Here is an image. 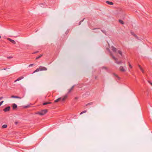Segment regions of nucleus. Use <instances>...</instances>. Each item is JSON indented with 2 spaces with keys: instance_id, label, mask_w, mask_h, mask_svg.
Segmentation results:
<instances>
[{
  "instance_id": "41",
  "label": "nucleus",
  "mask_w": 152,
  "mask_h": 152,
  "mask_svg": "<svg viewBox=\"0 0 152 152\" xmlns=\"http://www.w3.org/2000/svg\"><path fill=\"white\" fill-rule=\"evenodd\" d=\"M96 78H97V77L96 76L95 77V79H96Z\"/></svg>"
},
{
  "instance_id": "12",
  "label": "nucleus",
  "mask_w": 152,
  "mask_h": 152,
  "mask_svg": "<svg viewBox=\"0 0 152 152\" xmlns=\"http://www.w3.org/2000/svg\"><path fill=\"white\" fill-rule=\"evenodd\" d=\"M74 86H72L70 89H69L68 93H70L73 89Z\"/></svg>"
},
{
  "instance_id": "16",
  "label": "nucleus",
  "mask_w": 152,
  "mask_h": 152,
  "mask_svg": "<svg viewBox=\"0 0 152 152\" xmlns=\"http://www.w3.org/2000/svg\"><path fill=\"white\" fill-rule=\"evenodd\" d=\"M139 67L141 70V71L142 72V73H144V70L143 69L141 66L140 65H138Z\"/></svg>"
},
{
  "instance_id": "31",
  "label": "nucleus",
  "mask_w": 152,
  "mask_h": 152,
  "mask_svg": "<svg viewBox=\"0 0 152 152\" xmlns=\"http://www.w3.org/2000/svg\"><path fill=\"white\" fill-rule=\"evenodd\" d=\"M101 31L104 34H106V31H103L102 30H101Z\"/></svg>"
},
{
  "instance_id": "19",
  "label": "nucleus",
  "mask_w": 152,
  "mask_h": 152,
  "mask_svg": "<svg viewBox=\"0 0 152 152\" xmlns=\"http://www.w3.org/2000/svg\"><path fill=\"white\" fill-rule=\"evenodd\" d=\"M42 55H43L42 54H40L39 56L36 58V59L37 60V59L40 58L42 56Z\"/></svg>"
},
{
  "instance_id": "9",
  "label": "nucleus",
  "mask_w": 152,
  "mask_h": 152,
  "mask_svg": "<svg viewBox=\"0 0 152 152\" xmlns=\"http://www.w3.org/2000/svg\"><path fill=\"white\" fill-rule=\"evenodd\" d=\"M111 48L112 50L113 51V52H116L117 49L115 48L113 46H112Z\"/></svg>"
},
{
  "instance_id": "14",
  "label": "nucleus",
  "mask_w": 152,
  "mask_h": 152,
  "mask_svg": "<svg viewBox=\"0 0 152 152\" xmlns=\"http://www.w3.org/2000/svg\"><path fill=\"white\" fill-rule=\"evenodd\" d=\"M111 56L112 58L115 60L116 61L117 60V58L115 57L112 54H111Z\"/></svg>"
},
{
  "instance_id": "21",
  "label": "nucleus",
  "mask_w": 152,
  "mask_h": 152,
  "mask_svg": "<svg viewBox=\"0 0 152 152\" xmlns=\"http://www.w3.org/2000/svg\"><path fill=\"white\" fill-rule=\"evenodd\" d=\"M113 75L115 77L117 78L118 80L119 79H120L119 77L117 75L115 74V73H113Z\"/></svg>"
},
{
  "instance_id": "27",
  "label": "nucleus",
  "mask_w": 152,
  "mask_h": 152,
  "mask_svg": "<svg viewBox=\"0 0 152 152\" xmlns=\"http://www.w3.org/2000/svg\"><path fill=\"white\" fill-rule=\"evenodd\" d=\"M84 20V19H83L82 20L80 21L79 22V25H80V24H81L82 22Z\"/></svg>"
},
{
  "instance_id": "35",
  "label": "nucleus",
  "mask_w": 152,
  "mask_h": 152,
  "mask_svg": "<svg viewBox=\"0 0 152 152\" xmlns=\"http://www.w3.org/2000/svg\"><path fill=\"white\" fill-rule=\"evenodd\" d=\"M148 83L150 84H151V85H152V83H151V82H150L149 81H148Z\"/></svg>"
},
{
  "instance_id": "10",
  "label": "nucleus",
  "mask_w": 152,
  "mask_h": 152,
  "mask_svg": "<svg viewBox=\"0 0 152 152\" xmlns=\"http://www.w3.org/2000/svg\"><path fill=\"white\" fill-rule=\"evenodd\" d=\"M106 3L110 5H113V2L109 1H106Z\"/></svg>"
},
{
  "instance_id": "34",
  "label": "nucleus",
  "mask_w": 152,
  "mask_h": 152,
  "mask_svg": "<svg viewBox=\"0 0 152 152\" xmlns=\"http://www.w3.org/2000/svg\"><path fill=\"white\" fill-rule=\"evenodd\" d=\"M7 58H12V57H11V56H9V57H7Z\"/></svg>"
},
{
  "instance_id": "33",
  "label": "nucleus",
  "mask_w": 152,
  "mask_h": 152,
  "mask_svg": "<svg viewBox=\"0 0 152 152\" xmlns=\"http://www.w3.org/2000/svg\"><path fill=\"white\" fill-rule=\"evenodd\" d=\"M18 122L17 121H15V125H17L18 124Z\"/></svg>"
},
{
  "instance_id": "37",
  "label": "nucleus",
  "mask_w": 152,
  "mask_h": 152,
  "mask_svg": "<svg viewBox=\"0 0 152 152\" xmlns=\"http://www.w3.org/2000/svg\"><path fill=\"white\" fill-rule=\"evenodd\" d=\"M3 98V97H0V100L1 99Z\"/></svg>"
},
{
  "instance_id": "1",
  "label": "nucleus",
  "mask_w": 152,
  "mask_h": 152,
  "mask_svg": "<svg viewBox=\"0 0 152 152\" xmlns=\"http://www.w3.org/2000/svg\"><path fill=\"white\" fill-rule=\"evenodd\" d=\"M68 97V95L67 94L65 95L64 96V97L63 98L61 97L55 100L54 101V102H57L61 100L62 101H64L66 100V99H67V97Z\"/></svg>"
},
{
  "instance_id": "42",
  "label": "nucleus",
  "mask_w": 152,
  "mask_h": 152,
  "mask_svg": "<svg viewBox=\"0 0 152 152\" xmlns=\"http://www.w3.org/2000/svg\"><path fill=\"white\" fill-rule=\"evenodd\" d=\"M1 36H0V38H1Z\"/></svg>"
},
{
  "instance_id": "26",
  "label": "nucleus",
  "mask_w": 152,
  "mask_h": 152,
  "mask_svg": "<svg viewBox=\"0 0 152 152\" xmlns=\"http://www.w3.org/2000/svg\"><path fill=\"white\" fill-rule=\"evenodd\" d=\"M118 53H119L121 55H122V53L121 52V51L120 50H118Z\"/></svg>"
},
{
  "instance_id": "2",
  "label": "nucleus",
  "mask_w": 152,
  "mask_h": 152,
  "mask_svg": "<svg viewBox=\"0 0 152 152\" xmlns=\"http://www.w3.org/2000/svg\"><path fill=\"white\" fill-rule=\"evenodd\" d=\"M48 112V110L46 109L42 110L40 112H38L37 114L40 115H43L46 114Z\"/></svg>"
},
{
  "instance_id": "18",
  "label": "nucleus",
  "mask_w": 152,
  "mask_h": 152,
  "mask_svg": "<svg viewBox=\"0 0 152 152\" xmlns=\"http://www.w3.org/2000/svg\"><path fill=\"white\" fill-rule=\"evenodd\" d=\"M118 21L121 24H124V22L121 20H119Z\"/></svg>"
},
{
  "instance_id": "40",
  "label": "nucleus",
  "mask_w": 152,
  "mask_h": 152,
  "mask_svg": "<svg viewBox=\"0 0 152 152\" xmlns=\"http://www.w3.org/2000/svg\"><path fill=\"white\" fill-rule=\"evenodd\" d=\"M131 34H133V32H131Z\"/></svg>"
},
{
  "instance_id": "28",
  "label": "nucleus",
  "mask_w": 152,
  "mask_h": 152,
  "mask_svg": "<svg viewBox=\"0 0 152 152\" xmlns=\"http://www.w3.org/2000/svg\"><path fill=\"white\" fill-rule=\"evenodd\" d=\"M134 36L136 38L138 39V37L135 34H134Z\"/></svg>"
},
{
  "instance_id": "23",
  "label": "nucleus",
  "mask_w": 152,
  "mask_h": 152,
  "mask_svg": "<svg viewBox=\"0 0 152 152\" xmlns=\"http://www.w3.org/2000/svg\"><path fill=\"white\" fill-rule=\"evenodd\" d=\"M87 112V111L86 110H84V111H82V112H81L80 114V115H81L82 114H83V113H86Z\"/></svg>"
},
{
  "instance_id": "38",
  "label": "nucleus",
  "mask_w": 152,
  "mask_h": 152,
  "mask_svg": "<svg viewBox=\"0 0 152 152\" xmlns=\"http://www.w3.org/2000/svg\"><path fill=\"white\" fill-rule=\"evenodd\" d=\"M99 28H94L93 29V30L94 29H99Z\"/></svg>"
},
{
  "instance_id": "7",
  "label": "nucleus",
  "mask_w": 152,
  "mask_h": 152,
  "mask_svg": "<svg viewBox=\"0 0 152 152\" xmlns=\"http://www.w3.org/2000/svg\"><path fill=\"white\" fill-rule=\"evenodd\" d=\"M24 78L23 77V76H21L20 77L18 78L17 80H15V82H16L17 81H19L22 79H23V78Z\"/></svg>"
},
{
  "instance_id": "15",
  "label": "nucleus",
  "mask_w": 152,
  "mask_h": 152,
  "mask_svg": "<svg viewBox=\"0 0 152 152\" xmlns=\"http://www.w3.org/2000/svg\"><path fill=\"white\" fill-rule=\"evenodd\" d=\"M52 103L50 102H47L44 103L43 104V105H46L48 104H51Z\"/></svg>"
},
{
  "instance_id": "39",
  "label": "nucleus",
  "mask_w": 152,
  "mask_h": 152,
  "mask_svg": "<svg viewBox=\"0 0 152 152\" xmlns=\"http://www.w3.org/2000/svg\"><path fill=\"white\" fill-rule=\"evenodd\" d=\"M7 69V68H5L4 69H3L4 70H5L6 69Z\"/></svg>"
},
{
  "instance_id": "11",
  "label": "nucleus",
  "mask_w": 152,
  "mask_h": 152,
  "mask_svg": "<svg viewBox=\"0 0 152 152\" xmlns=\"http://www.w3.org/2000/svg\"><path fill=\"white\" fill-rule=\"evenodd\" d=\"M118 11V13L121 14L122 12V9L121 8H119L117 9Z\"/></svg>"
},
{
  "instance_id": "32",
  "label": "nucleus",
  "mask_w": 152,
  "mask_h": 152,
  "mask_svg": "<svg viewBox=\"0 0 152 152\" xmlns=\"http://www.w3.org/2000/svg\"><path fill=\"white\" fill-rule=\"evenodd\" d=\"M129 67L131 68H132V65L129 64Z\"/></svg>"
},
{
  "instance_id": "30",
  "label": "nucleus",
  "mask_w": 152,
  "mask_h": 152,
  "mask_svg": "<svg viewBox=\"0 0 152 152\" xmlns=\"http://www.w3.org/2000/svg\"><path fill=\"white\" fill-rule=\"evenodd\" d=\"M34 65L33 64H31L30 65H29L28 66L29 67H31L33 66V65Z\"/></svg>"
},
{
  "instance_id": "20",
  "label": "nucleus",
  "mask_w": 152,
  "mask_h": 152,
  "mask_svg": "<svg viewBox=\"0 0 152 152\" xmlns=\"http://www.w3.org/2000/svg\"><path fill=\"white\" fill-rule=\"evenodd\" d=\"M102 69H105L107 71H108V69L107 68L105 67V66H103L102 67Z\"/></svg>"
},
{
  "instance_id": "6",
  "label": "nucleus",
  "mask_w": 152,
  "mask_h": 152,
  "mask_svg": "<svg viewBox=\"0 0 152 152\" xmlns=\"http://www.w3.org/2000/svg\"><path fill=\"white\" fill-rule=\"evenodd\" d=\"M119 69H120V71H121V72H124L126 70L125 69H124V67L122 66H121L120 67Z\"/></svg>"
},
{
  "instance_id": "4",
  "label": "nucleus",
  "mask_w": 152,
  "mask_h": 152,
  "mask_svg": "<svg viewBox=\"0 0 152 152\" xmlns=\"http://www.w3.org/2000/svg\"><path fill=\"white\" fill-rule=\"evenodd\" d=\"M10 106H8V107H6L4 109H3V110L5 112H7V111H8L10 110Z\"/></svg>"
},
{
  "instance_id": "25",
  "label": "nucleus",
  "mask_w": 152,
  "mask_h": 152,
  "mask_svg": "<svg viewBox=\"0 0 152 152\" xmlns=\"http://www.w3.org/2000/svg\"><path fill=\"white\" fill-rule=\"evenodd\" d=\"M115 63L118 64H119L121 63L122 62L121 61H116L115 62Z\"/></svg>"
},
{
  "instance_id": "29",
  "label": "nucleus",
  "mask_w": 152,
  "mask_h": 152,
  "mask_svg": "<svg viewBox=\"0 0 152 152\" xmlns=\"http://www.w3.org/2000/svg\"><path fill=\"white\" fill-rule=\"evenodd\" d=\"M4 101H2L1 102H0V106L2 104V103Z\"/></svg>"
},
{
  "instance_id": "24",
  "label": "nucleus",
  "mask_w": 152,
  "mask_h": 152,
  "mask_svg": "<svg viewBox=\"0 0 152 152\" xmlns=\"http://www.w3.org/2000/svg\"><path fill=\"white\" fill-rule=\"evenodd\" d=\"M93 102H90V103H88V104H87L86 105V106H87L89 105H92L93 104Z\"/></svg>"
},
{
  "instance_id": "3",
  "label": "nucleus",
  "mask_w": 152,
  "mask_h": 152,
  "mask_svg": "<svg viewBox=\"0 0 152 152\" xmlns=\"http://www.w3.org/2000/svg\"><path fill=\"white\" fill-rule=\"evenodd\" d=\"M40 70L42 71H46L47 70V68L44 66H40L39 67Z\"/></svg>"
},
{
  "instance_id": "5",
  "label": "nucleus",
  "mask_w": 152,
  "mask_h": 152,
  "mask_svg": "<svg viewBox=\"0 0 152 152\" xmlns=\"http://www.w3.org/2000/svg\"><path fill=\"white\" fill-rule=\"evenodd\" d=\"M7 39V40L11 42L12 44H15L16 43L15 41L14 40H12L10 38H8Z\"/></svg>"
},
{
  "instance_id": "36",
  "label": "nucleus",
  "mask_w": 152,
  "mask_h": 152,
  "mask_svg": "<svg viewBox=\"0 0 152 152\" xmlns=\"http://www.w3.org/2000/svg\"><path fill=\"white\" fill-rule=\"evenodd\" d=\"M75 99H78V97H76L75 98Z\"/></svg>"
},
{
  "instance_id": "17",
  "label": "nucleus",
  "mask_w": 152,
  "mask_h": 152,
  "mask_svg": "<svg viewBox=\"0 0 152 152\" xmlns=\"http://www.w3.org/2000/svg\"><path fill=\"white\" fill-rule=\"evenodd\" d=\"M40 70L39 68H37L36 70H35L33 72V73H34L35 72H38Z\"/></svg>"
},
{
  "instance_id": "13",
  "label": "nucleus",
  "mask_w": 152,
  "mask_h": 152,
  "mask_svg": "<svg viewBox=\"0 0 152 152\" xmlns=\"http://www.w3.org/2000/svg\"><path fill=\"white\" fill-rule=\"evenodd\" d=\"M11 98H19V99H21V98L20 97H19L18 96H11Z\"/></svg>"
},
{
  "instance_id": "8",
  "label": "nucleus",
  "mask_w": 152,
  "mask_h": 152,
  "mask_svg": "<svg viewBox=\"0 0 152 152\" xmlns=\"http://www.w3.org/2000/svg\"><path fill=\"white\" fill-rule=\"evenodd\" d=\"M17 107V105L14 103V104H12V108H13V110H15V109H16Z\"/></svg>"
},
{
  "instance_id": "22",
  "label": "nucleus",
  "mask_w": 152,
  "mask_h": 152,
  "mask_svg": "<svg viewBox=\"0 0 152 152\" xmlns=\"http://www.w3.org/2000/svg\"><path fill=\"white\" fill-rule=\"evenodd\" d=\"M7 125L6 124H4L2 126V128H6L7 127Z\"/></svg>"
}]
</instances>
